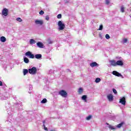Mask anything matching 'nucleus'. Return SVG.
<instances>
[{"instance_id":"1","label":"nucleus","mask_w":131,"mask_h":131,"mask_svg":"<svg viewBox=\"0 0 131 131\" xmlns=\"http://www.w3.org/2000/svg\"><path fill=\"white\" fill-rule=\"evenodd\" d=\"M25 56H27V57H29L31 59H34V57L35 59H38V60H41V58L42 57V55L40 54H38L36 55H34L31 53L30 51H28L25 53Z\"/></svg>"},{"instance_id":"2","label":"nucleus","mask_w":131,"mask_h":131,"mask_svg":"<svg viewBox=\"0 0 131 131\" xmlns=\"http://www.w3.org/2000/svg\"><path fill=\"white\" fill-rule=\"evenodd\" d=\"M36 72H37V70L36 67H33L31 69H29V73H30V74L35 75Z\"/></svg>"},{"instance_id":"3","label":"nucleus","mask_w":131,"mask_h":131,"mask_svg":"<svg viewBox=\"0 0 131 131\" xmlns=\"http://www.w3.org/2000/svg\"><path fill=\"white\" fill-rule=\"evenodd\" d=\"M59 30H63L65 28V24L62 23V21L59 20L58 23Z\"/></svg>"},{"instance_id":"4","label":"nucleus","mask_w":131,"mask_h":131,"mask_svg":"<svg viewBox=\"0 0 131 131\" xmlns=\"http://www.w3.org/2000/svg\"><path fill=\"white\" fill-rule=\"evenodd\" d=\"M58 95H60L61 97H63V98H67V92L64 90H60L58 93Z\"/></svg>"},{"instance_id":"5","label":"nucleus","mask_w":131,"mask_h":131,"mask_svg":"<svg viewBox=\"0 0 131 131\" xmlns=\"http://www.w3.org/2000/svg\"><path fill=\"white\" fill-rule=\"evenodd\" d=\"M112 74H113V75H115V76H118V77H121V78H124V77H123V76H122L121 74L119 73L116 71H113Z\"/></svg>"},{"instance_id":"6","label":"nucleus","mask_w":131,"mask_h":131,"mask_svg":"<svg viewBox=\"0 0 131 131\" xmlns=\"http://www.w3.org/2000/svg\"><path fill=\"white\" fill-rule=\"evenodd\" d=\"M2 15H3V16H5V17H6V16L9 15V10H8V9H7V8L3 9V10L2 11Z\"/></svg>"},{"instance_id":"7","label":"nucleus","mask_w":131,"mask_h":131,"mask_svg":"<svg viewBox=\"0 0 131 131\" xmlns=\"http://www.w3.org/2000/svg\"><path fill=\"white\" fill-rule=\"evenodd\" d=\"M119 103H121L122 105H125L126 103V101H125V97H122L120 99Z\"/></svg>"},{"instance_id":"8","label":"nucleus","mask_w":131,"mask_h":131,"mask_svg":"<svg viewBox=\"0 0 131 131\" xmlns=\"http://www.w3.org/2000/svg\"><path fill=\"white\" fill-rule=\"evenodd\" d=\"M107 98L110 102H112V101L114 100L113 95L112 94H109L107 95Z\"/></svg>"},{"instance_id":"9","label":"nucleus","mask_w":131,"mask_h":131,"mask_svg":"<svg viewBox=\"0 0 131 131\" xmlns=\"http://www.w3.org/2000/svg\"><path fill=\"white\" fill-rule=\"evenodd\" d=\"M35 23L36 25H42V24H43V21L42 20L36 19L35 21Z\"/></svg>"},{"instance_id":"10","label":"nucleus","mask_w":131,"mask_h":131,"mask_svg":"<svg viewBox=\"0 0 131 131\" xmlns=\"http://www.w3.org/2000/svg\"><path fill=\"white\" fill-rule=\"evenodd\" d=\"M117 66H123V61L122 60H118L116 62Z\"/></svg>"},{"instance_id":"11","label":"nucleus","mask_w":131,"mask_h":131,"mask_svg":"<svg viewBox=\"0 0 131 131\" xmlns=\"http://www.w3.org/2000/svg\"><path fill=\"white\" fill-rule=\"evenodd\" d=\"M90 67L92 68L96 67V66H99V64L96 62H91L90 63Z\"/></svg>"},{"instance_id":"12","label":"nucleus","mask_w":131,"mask_h":131,"mask_svg":"<svg viewBox=\"0 0 131 131\" xmlns=\"http://www.w3.org/2000/svg\"><path fill=\"white\" fill-rule=\"evenodd\" d=\"M37 47H38V48H40L41 49H42V48H43V44H42V43L41 42H38L37 43Z\"/></svg>"},{"instance_id":"13","label":"nucleus","mask_w":131,"mask_h":131,"mask_svg":"<svg viewBox=\"0 0 131 131\" xmlns=\"http://www.w3.org/2000/svg\"><path fill=\"white\" fill-rule=\"evenodd\" d=\"M110 62L112 66H117L116 61L115 60H110Z\"/></svg>"},{"instance_id":"14","label":"nucleus","mask_w":131,"mask_h":131,"mask_svg":"<svg viewBox=\"0 0 131 131\" xmlns=\"http://www.w3.org/2000/svg\"><path fill=\"white\" fill-rule=\"evenodd\" d=\"M0 40L2 42H6L7 41V39L5 37V36H2L0 38Z\"/></svg>"},{"instance_id":"15","label":"nucleus","mask_w":131,"mask_h":131,"mask_svg":"<svg viewBox=\"0 0 131 131\" xmlns=\"http://www.w3.org/2000/svg\"><path fill=\"white\" fill-rule=\"evenodd\" d=\"M88 96L86 95H83L81 97L82 100H83V101H84L85 102H88V100H86Z\"/></svg>"},{"instance_id":"16","label":"nucleus","mask_w":131,"mask_h":131,"mask_svg":"<svg viewBox=\"0 0 131 131\" xmlns=\"http://www.w3.org/2000/svg\"><path fill=\"white\" fill-rule=\"evenodd\" d=\"M24 61L25 62V63L28 64V63H29V59H28V58L25 56L24 57Z\"/></svg>"},{"instance_id":"17","label":"nucleus","mask_w":131,"mask_h":131,"mask_svg":"<svg viewBox=\"0 0 131 131\" xmlns=\"http://www.w3.org/2000/svg\"><path fill=\"white\" fill-rule=\"evenodd\" d=\"M106 124L107 125H108V128L110 129H112V130H113V129H116V127H114V126L111 125H110L108 123H106Z\"/></svg>"},{"instance_id":"18","label":"nucleus","mask_w":131,"mask_h":131,"mask_svg":"<svg viewBox=\"0 0 131 131\" xmlns=\"http://www.w3.org/2000/svg\"><path fill=\"white\" fill-rule=\"evenodd\" d=\"M35 42H36V41L33 39H31L30 40V45H33V44L35 43Z\"/></svg>"},{"instance_id":"19","label":"nucleus","mask_w":131,"mask_h":131,"mask_svg":"<svg viewBox=\"0 0 131 131\" xmlns=\"http://www.w3.org/2000/svg\"><path fill=\"white\" fill-rule=\"evenodd\" d=\"M47 42H48V45H52V43H53L54 42L53 41H52L51 38H48L47 39Z\"/></svg>"},{"instance_id":"20","label":"nucleus","mask_w":131,"mask_h":131,"mask_svg":"<svg viewBox=\"0 0 131 131\" xmlns=\"http://www.w3.org/2000/svg\"><path fill=\"white\" fill-rule=\"evenodd\" d=\"M28 72H29V70H27V69L23 70L24 75H26V74H27V73H28Z\"/></svg>"},{"instance_id":"21","label":"nucleus","mask_w":131,"mask_h":131,"mask_svg":"<svg viewBox=\"0 0 131 131\" xmlns=\"http://www.w3.org/2000/svg\"><path fill=\"white\" fill-rule=\"evenodd\" d=\"M123 124H124V122H122L121 123H120L117 125V127H118V128H120V127H121V126H122Z\"/></svg>"},{"instance_id":"22","label":"nucleus","mask_w":131,"mask_h":131,"mask_svg":"<svg viewBox=\"0 0 131 131\" xmlns=\"http://www.w3.org/2000/svg\"><path fill=\"white\" fill-rule=\"evenodd\" d=\"M48 102V100L46 98H44L42 99V100L41 101V104H46Z\"/></svg>"},{"instance_id":"23","label":"nucleus","mask_w":131,"mask_h":131,"mask_svg":"<svg viewBox=\"0 0 131 131\" xmlns=\"http://www.w3.org/2000/svg\"><path fill=\"white\" fill-rule=\"evenodd\" d=\"M100 81H101V78H97L95 79V82H96V83H98V82H100Z\"/></svg>"},{"instance_id":"24","label":"nucleus","mask_w":131,"mask_h":131,"mask_svg":"<svg viewBox=\"0 0 131 131\" xmlns=\"http://www.w3.org/2000/svg\"><path fill=\"white\" fill-rule=\"evenodd\" d=\"M82 92H83V90L82 89V88H79L78 90L79 94H81V93H82Z\"/></svg>"},{"instance_id":"25","label":"nucleus","mask_w":131,"mask_h":131,"mask_svg":"<svg viewBox=\"0 0 131 131\" xmlns=\"http://www.w3.org/2000/svg\"><path fill=\"white\" fill-rule=\"evenodd\" d=\"M16 21H17L18 22H22L23 20H22V19H21V18L17 17L16 18Z\"/></svg>"},{"instance_id":"26","label":"nucleus","mask_w":131,"mask_h":131,"mask_svg":"<svg viewBox=\"0 0 131 131\" xmlns=\"http://www.w3.org/2000/svg\"><path fill=\"white\" fill-rule=\"evenodd\" d=\"M121 12L122 13H124V7L121 6Z\"/></svg>"},{"instance_id":"27","label":"nucleus","mask_w":131,"mask_h":131,"mask_svg":"<svg viewBox=\"0 0 131 131\" xmlns=\"http://www.w3.org/2000/svg\"><path fill=\"white\" fill-rule=\"evenodd\" d=\"M57 18L58 19H61L62 18V14H59L58 15H57Z\"/></svg>"},{"instance_id":"28","label":"nucleus","mask_w":131,"mask_h":131,"mask_svg":"<svg viewBox=\"0 0 131 131\" xmlns=\"http://www.w3.org/2000/svg\"><path fill=\"white\" fill-rule=\"evenodd\" d=\"M105 38H106V39H109V38H110V36L109 35V34H106L105 35Z\"/></svg>"},{"instance_id":"29","label":"nucleus","mask_w":131,"mask_h":131,"mask_svg":"<svg viewBox=\"0 0 131 131\" xmlns=\"http://www.w3.org/2000/svg\"><path fill=\"white\" fill-rule=\"evenodd\" d=\"M92 118V116L89 115L88 117L86 118V120H90Z\"/></svg>"},{"instance_id":"30","label":"nucleus","mask_w":131,"mask_h":131,"mask_svg":"<svg viewBox=\"0 0 131 131\" xmlns=\"http://www.w3.org/2000/svg\"><path fill=\"white\" fill-rule=\"evenodd\" d=\"M39 15H43L45 14V12H43V11L41 10L39 12Z\"/></svg>"},{"instance_id":"31","label":"nucleus","mask_w":131,"mask_h":131,"mask_svg":"<svg viewBox=\"0 0 131 131\" xmlns=\"http://www.w3.org/2000/svg\"><path fill=\"white\" fill-rule=\"evenodd\" d=\"M127 42V39H124L123 40V43H126Z\"/></svg>"},{"instance_id":"32","label":"nucleus","mask_w":131,"mask_h":131,"mask_svg":"<svg viewBox=\"0 0 131 131\" xmlns=\"http://www.w3.org/2000/svg\"><path fill=\"white\" fill-rule=\"evenodd\" d=\"M30 90H32V85H30V89L29 91V94H31V91Z\"/></svg>"},{"instance_id":"33","label":"nucleus","mask_w":131,"mask_h":131,"mask_svg":"<svg viewBox=\"0 0 131 131\" xmlns=\"http://www.w3.org/2000/svg\"><path fill=\"white\" fill-rule=\"evenodd\" d=\"M113 92L115 94H117V91H116V89H113Z\"/></svg>"},{"instance_id":"34","label":"nucleus","mask_w":131,"mask_h":131,"mask_svg":"<svg viewBox=\"0 0 131 131\" xmlns=\"http://www.w3.org/2000/svg\"><path fill=\"white\" fill-rule=\"evenodd\" d=\"M110 3V0H105V4L106 5H109Z\"/></svg>"},{"instance_id":"35","label":"nucleus","mask_w":131,"mask_h":131,"mask_svg":"<svg viewBox=\"0 0 131 131\" xmlns=\"http://www.w3.org/2000/svg\"><path fill=\"white\" fill-rule=\"evenodd\" d=\"M99 30H103V25H100L99 26Z\"/></svg>"},{"instance_id":"36","label":"nucleus","mask_w":131,"mask_h":131,"mask_svg":"<svg viewBox=\"0 0 131 131\" xmlns=\"http://www.w3.org/2000/svg\"><path fill=\"white\" fill-rule=\"evenodd\" d=\"M46 20H47V21H49V20H50V17H49V16H46Z\"/></svg>"},{"instance_id":"37","label":"nucleus","mask_w":131,"mask_h":131,"mask_svg":"<svg viewBox=\"0 0 131 131\" xmlns=\"http://www.w3.org/2000/svg\"><path fill=\"white\" fill-rule=\"evenodd\" d=\"M45 130H48V128L46 127L45 125H43Z\"/></svg>"},{"instance_id":"38","label":"nucleus","mask_w":131,"mask_h":131,"mask_svg":"<svg viewBox=\"0 0 131 131\" xmlns=\"http://www.w3.org/2000/svg\"><path fill=\"white\" fill-rule=\"evenodd\" d=\"M3 86V82H2V81L0 80V86Z\"/></svg>"},{"instance_id":"39","label":"nucleus","mask_w":131,"mask_h":131,"mask_svg":"<svg viewBox=\"0 0 131 131\" xmlns=\"http://www.w3.org/2000/svg\"><path fill=\"white\" fill-rule=\"evenodd\" d=\"M18 107H21V104H18Z\"/></svg>"},{"instance_id":"40","label":"nucleus","mask_w":131,"mask_h":131,"mask_svg":"<svg viewBox=\"0 0 131 131\" xmlns=\"http://www.w3.org/2000/svg\"><path fill=\"white\" fill-rule=\"evenodd\" d=\"M119 60H121V57H119Z\"/></svg>"},{"instance_id":"41","label":"nucleus","mask_w":131,"mask_h":131,"mask_svg":"<svg viewBox=\"0 0 131 131\" xmlns=\"http://www.w3.org/2000/svg\"><path fill=\"white\" fill-rule=\"evenodd\" d=\"M18 109H21V108L19 107Z\"/></svg>"},{"instance_id":"42","label":"nucleus","mask_w":131,"mask_h":131,"mask_svg":"<svg viewBox=\"0 0 131 131\" xmlns=\"http://www.w3.org/2000/svg\"><path fill=\"white\" fill-rule=\"evenodd\" d=\"M100 37L101 38L102 37L101 36H100Z\"/></svg>"},{"instance_id":"43","label":"nucleus","mask_w":131,"mask_h":131,"mask_svg":"<svg viewBox=\"0 0 131 131\" xmlns=\"http://www.w3.org/2000/svg\"><path fill=\"white\" fill-rule=\"evenodd\" d=\"M50 131H54V130H51Z\"/></svg>"}]
</instances>
